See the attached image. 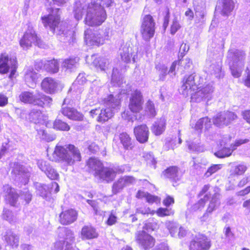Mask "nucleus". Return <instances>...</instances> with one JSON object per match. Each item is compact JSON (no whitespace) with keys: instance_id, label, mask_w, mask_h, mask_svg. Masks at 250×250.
I'll return each instance as SVG.
<instances>
[{"instance_id":"a211bd4d","label":"nucleus","mask_w":250,"mask_h":250,"mask_svg":"<svg viewBox=\"0 0 250 250\" xmlns=\"http://www.w3.org/2000/svg\"><path fill=\"white\" fill-rule=\"evenodd\" d=\"M58 85V83L50 77L44 78L41 83L42 90L49 94L55 93L57 90Z\"/></svg>"},{"instance_id":"37998d69","label":"nucleus","mask_w":250,"mask_h":250,"mask_svg":"<svg viewBox=\"0 0 250 250\" xmlns=\"http://www.w3.org/2000/svg\"><path fill=\"white\" fill-rule=\"evenodd\" d=\"M208 200V195L206 194L204 198H201L197 203L194 204L191 208L192 211L200 210L202 209L205 205L206 202Z\"/></svg>"},{"instance_id":"f257e3e1","label":"nucleus","mask_w":250,"mask_h":250,"mask_svg":"<svg viewBox=\"0 0 250 250\" xmlns=\"http://www.w3.org/2000/svg\"><path fill=\"white\" fill-rule=\"evenodd\" d=\"M198 78L194 74L185 76L182 81L180 92L185 97L190 95L191 100L196 102L209 100L214 90L212 85L197 84L196 80Z\"/></svg>"},{"instance_id":"79ce46f5","label":"nucleus","mask_w":250,"mask_h":250,"mask_svg":"<svg viewBox=\"0 0 250 250\" xmlns=\"http://www.w3.org/2000/svg\"><path fill=\"white\" fill-rule=\"evenodd\" d=\"M141 32L143 38L146 41H148L153 37L155 33V28L141 27Z\"/></svg>"},{"instance_id":"ddd939ff","label":"nucleus","mask_w":250,"mask_h":250,"mask_svg":"<svg viewBox=\"0 0 250 250\" xmlns=\"http://www.w3.org/2000/svg\"><path fill=\"white\" fill-rule=\"evenodd\" d=\"M142 96L140 91L135 90L130 99L129 108L133 113L139 112L142 109Z\"/></svg>"},{"instance_id":"ea45409f","label":"nucleus","mask_w":250,"mask_h":250,"mask_svg":"<svg viewBox=\"0 0 250 250\" xmlns=\"http://www.w3.org/2000/svg\"><path fill=\"white\" fill-rule=\"evenodd\" d=\"M155 68L159 74V79L164 81L168 74L167 66L163 63H158L156 64Z\"/></svg>"},{"instance_id":"5701e85b","label":"nucleus","mask_w":250,"mask_h":250,"mask_svg":"<svg viewBox=\"0 0 250 250\" xmlns=\"http://www.w3.org/2000/svg\"><path fill=\"white\" fill-rule=\"evenodd\" d=\"M166 120L161 118L154 123L151 127L152 132L155 135H160L165 129Z\"/></svg>"},{"instance_id":"6ab92c4d","label":"nucleus","mask_w":250,"mask_h":250,"mask_svg":"<svg viewBox=\"0 0 250 250\" xmlns=\"http://www.w3.org/2000/svg\"><path fill=\"white\" fill-rule=\"evenodd\" d=\"M182 174V171L176 167H170L167 169L164 172L166 177L175 181L180 180Z\"/></svg>"},{"instance_id":"a19ab883","label":"nucleus","mask_w":250,"mask_h":250,"mask_svg":"<svg viewBox=\"0 0 250 250\" xmlns=\"http://www.w3.org/2000/svg\"><path fill=\"white\" fill-rule=\"evenodd\" d=\"M235 149L233 148L224 147L221 149L214 153V155L218 158H223L230 156Z\"/></svg>"},{"instance_id":"39448f33","label":"nucleus","mask_w":250,"mask_h":250,"mask_svg":"<svg viewBox=\"0 0 250 250\" xmlns=\"http://www.w3.org/2000/svg\"><path fill=\"white\" fill-rule=\"evenodd\" d=\"M245 57V53L242 50L232 48L229 50L227 61L233 77L238 78L241 76Z\"/></svg>"},{"instance_id":"dca6fc26","label":"nucleus","mask_w":250,"mask_h":250,"mask_svg":"<svg viewBox=\"0 0 250 250\" xmlns=\"http://www.w3.org/2000/svg\"><path fill=\"white\" fill-rule=\"evenodd\" d=\"M166 226L172 237L178 236L179 238H182L187 233V230L184 227H179L178 224L175 222H167L166 223Z\"/></svg>"},{"instance_id":"774afa93","label":"nucleus","mask_w":250,"mask_h":250,"mask_svg":"<svg viewBox=\"0 0 250 250\" xmlns=\"http://www.w3.org/2000/svg\"><path fill=\"white\" fill-rule=\"evenodd\" d=\"M231 138L232 137L229 134L223 135L220 139V146H225L230 141Z\"/></svg>"},{"instance_id":"13d9d810","label":"nucleus","mask_w":250,"mask_h":250,"mask_svg":"<svg viewBox=\"0 0 250 250\" xmlns=\"http://www.w3.org/2000/svg\"><path fill=\"white\" fill-rule=\"evenodd\" d=\"M136 213H141L143 215H154L155 213V211L151 210L148 207H144L137 208L136 209Z\"/></svg>"},{"instance_id":"864d4df0","label":"nucleus","mask_w":250,"mask_h":250,"mask_svg":"<svg viewBox=\"0 0 250 250\" xmlns=\"http://www.w3.org/2000/svg\"><path fill=\"white\" fill-rule=\"evenodd\" d=\"M38 133L42 139L46 142H50L54 140L53 136L45 130L40 129L38 131Z\"/></svg>"},{"instance_id":"6e6552de","label":"nucleus","mask_w":250,"mask_h":250,"mask_svg":"<svg viewBox=\"0 0 250 250\" xmlns=\"http://www.w3.org/2000/svg\"><path fill=\"white\" fill-rule=\"evenodd\" d=\"M109 29L100 30L92 33L90 30L85 31V41L88 45H99L104 44L105 40H108Z\"/></svg>"},{"instance_id":"4be33fe9","label":"nucleus","mask_w":250,"mask_h":250,"mask_svg":"<svg viewBox=\"0 0 250 250\" xmlns=\"http://www.w3.org/2000/svg\"><path fill=\"white\" fill-rule=\"evenodd\" d=\"M63 115L66 116L68 118L74 120L82 121L83 118V116L82 113L74 108L68 107L63 109Z\"/></svg>"},{"instance_id":"49530a36","label":"nucleus","mask_w":250,"mask_h":250,"mask_svg":"<svg viewBox=\"0 0 250 250\" xmlns=\"http://www.w3.org/2000/svg\"><path fill=\"white\" fill-rule=\"evenodd\" d=\"M223 167L222 164H215L211 165L207 170L205 173V176L206 177L210 176L212 174L219 171Z\"/></svg>"},{"instance_id":"0eeeda50","label":"nucleus","mask_w":250,"mask_h":250,"mask_svg":"<svg viewBox=\"0 0 250 250\" xmlns=\"http://www.w3.org/2000/svg\"><path fill=\"white\" fill-rule=\"evenodd\" d=\"M18 62L16 59H12L8 54L2 52L0 54V74H6L9 72L8 77L12 80L17 71Z\"/></svg>"},{"instance_id":"e433bc0d","label":"nucleus","mask_w":250,"mask_h":250,"mask_svg":"<svg viewBox=\"0 0 250 250\" xmlns=\"http://www.w3.org/2000/svg\"><path fill=\"white\" fill-rule=\"evenodd\" d=\"M122 60L126 63L130 62L132 57V48L129 46H124L120 52Z\"/></svg>"},{"instance_id":"4d7b16f0","label":"nucleus","mask_w":250,"mask_h":250,"mask_svg":"<svg viewBox=\"0 0 250 250\" xmlns=\"http://www.w3.org/2000/svg\"><path fill=\"white\" fill-rule=\"evenodd\" d=\"M147 114L152 117H154L156 115V111L155 110L153 103L151 101H148L146 103V109Z\"/></svg>"},{"instance_id":"f704fd0d","label":"nucleus","mask_w":250,"mask_h":250,"mask_svg":"<svg viewBox=\"0 0 250 250\" xmlns=\"http://www.w3.org/2000/svg\"><path fill=\"white\" fill-rule=\"evenodd\" d=\"M19 99L25 104H34L35 98L32 92L24 91L20 95Z\"/></svg>"},{"instance_id":"a18cd8bd","label":"nucleus","mask_w":250,"mask_h":250,"mask_svg":"<svg viewBox=\"0 0 250 250\" xmlns=\"http://www.w3.org/2000/svg\"><path fill=\"white\" fill-rule=\"evenodd\" d=\"M158 228V223L156 221H154L153 219L146 221L143 227L144 229H146L148 231L154 230Z\"/></svg>"},{"instance_id":"aec40b11","label":"nucleus","mask_w":250,"mask_h":250,"mask_svg":"<svg viewBox=\"0 0 250 250\" xmlns=\"http://www.w3.org/2000/svg\"><path fill=\"white\" fill-rule=\"evenodd\" d=\"M81 234L83 238L86 239H94L98 236V232L91 226H84L82 229Z\"/></svg>"},{"instance_id":"7c9ffc66","label":"nucleus","mask_w":250,"mask_h":250,"mask_svg":"<svg viewBox=\"0 0 250 250\" xmlns=\"http://www.w3.org/2000/svg\"><path fill=\"white\" fill-rule=\"evenodd\" d=\"M94 65L101 70L105 71L108 69L109 65L108 60L104 58H98L94 59L93 62Z\"/></svg>"},{"instance_id":"09e8293b","label":"nucleus","mask_w":250,"mask_h":250,"mask_svg":"<svg viewBox=\"0 0 250 250\" xmlns=\"http://www.w3.org/2000/svg\"><path fill=\"white\" fill-rule=\"evenodd\" d=\"M188 149L191 151L202 152L204 148L199 145V142H188Z\"/></svg>"},{"instance_id":"9b49d317","label":"nucleus","mask_w":250,"mask_h":250,"mask_svg":"<svg viewBox=\"0 0 250 250\" xmlns=\"http://www.w3.org/2000/svg\"><path fill=\"white\" fill-rule=\"evenodd\" d=\"M63 147V161L68 165H72L75 161H80L81 156L79 150L74 146L65 145Z\"/></svg>"},{"instance_id":"f03ea898","label":"nucleus","mask_w":250,"mask_h":250,"mask_svg":"<svg viewBox=\"0 0 250 250\" xmlns=\"http://www.w3.org/2000/svg\"><path fill=\"white\" fill-rule=\"evenodd\" d=\"M89 4L85 18V24L89 26L100 25L106 19V15L103 7H108L112 0H91Z\"/></svg>"},{"instance_id":"72a5a7b5","label":"nucleus","mask_w":250,"mask_h":250,"mask_svg":"<svg viewBox=\"0 0 250 250\" xmlns=\"http://www.w3.org/2000/svg\"><path fill=\"white\" fill-rule=\"evenodd\" d=\"M59 70V64L55 60L45 61V71L51 74L57 72Z\"/></svg>"},{"instance_id":"bb28decb","label":"nucleus","mask_w":250,"mask_h":250,"mask_svg":"<svg viewBox=\"0 0 250 250\" xmlns=\"http://www.w3.org/2000/svg\"><path fill=\"white\" fill-rule=\"evenodd\" d=\"M78 62L79 58L76 57L66 59L63 62V68H65V71L72 72L77 68Z\"/></svg>"},{"instance_id":"603ef678","label":"nucleus","mask_w":250,"mask_h":250,"mask_svg":"<svg viewBox=\"0 0 250 250\" xmlns=\"http://www.w3.org/2000/svg\"><path fill=\"white\" fill-rule=\"evenodd\" d=\"M247 137V138L236 139L235 142L230 145L231 147L233 148V149H236L238 146L250 142V137H249L248 135Z\"/></svg>"},{"instance_id":"9d476101","label":"nucleus","mask_w":250,"mask_h":250,"mask_svg":"<svg viewBox=\"0 0 250 250\" xmlns=\"http://www.w3.org/2000/svg\"><path fill=\"white\" fill-rule=\"evenodd\" d=\"M135 240L139 247L145 250L152 248L155 242L154 238L144 230L135 233Z\"/></svg>"},{"instance_id":"58836bf2","label":"nucleus","mask_w":250,"mask_h":250,"mask_svg":"<svg viewBox=\"0 0 250 250\" xmlns=\"http://www.w3.org/2000/svg\"><path fill=\"white\" fill-rule=\"evenodd\" d=\"M119 138L121 143L125 149H128L131 147L132 145V141L131 138L128 134L123 132L120 134Z\"/></svg>"},{"instance_id":"20e7f679","label":"nucleus","mask_w":250,"mask_h":250,"mask_svg":"<svg viewBox=\"0 0 250 250\" xmlns=\"http://www.w3.org/2000/svg\"><path fill=\"white\" fill-rule=\"evenodd\" d=\"M120 95L110 94L104 99V107L100 110L97 121L103 123L108 121L113 116L114 112L120 106Z\"/></svg>"},{"instance_id":"b1692460","label":"nucleus","mask_w":250,"mask_h":250,"mask_svg":"<svg viewBox=\"0 0 250 250\" xmlns=\"http://www.w3.org/2000/svg\"><path fill=\"white\" fill-rule=\"evenodd\" d=\"M40 168L43 171L47 176L51 180L57 179L58 177V174L50 166L46 165L45 162H42L41 164Z\"/></svg>"},{"instance_id":"f8f14e48","label":"nucleus","mask_w":250,"mask_h":250,"mask_svg":"<svg viewBox=\"0 0 250 250\" xmlns=\"http://www.w3.org/2000/svg\"><path fill=\"white\" fill-rule=\"evenodd\" d=\"M210 246L209 239L205 235L199 234L190 242V250H208Z\"/></svg>"},{"instance_id":"0e129e2a","label":"nucleus","mask_w":250,"mask_h":250,"mask_svg":"<svg viewBox=\"0 0 250 250\" xmlns=\"http://www.w3.org/2000/svg\"><path fill=\"white\" fill-rule=\"evenodd\" d=\"M146 200L149 204H157L160 202V199L158 196L152 195L148 193Z\"/></svg>"},{"instance_id":"69168bd1","label":"nucleus","mask_w":250,"mask_h":250,"mask_svg":"<svg viewBox=\"0 0 250 250\" xmlns=\"http://www.w3.org/2000/svg\"><path fill=\"white\" fill-rule=\"evenodd\" d=\"M222 112H220L218 114H217L216 116H215L214 118H213V124L217 126H219V127H221V126H223L225 125V124H219V123L221 122H223V119L222 118H221V117L222 116Z\"/></svg>"},{"instance_id":"cd10ccee","label":"nucleus","mask_w":250,"mask_h":250,"mask_svg":"<svg viewBox=\"0 0 250 250\" xmlns=\"http://www.w3.org/2000/svg\"><path fill=\"white\" fill-rule=\"evenodd\" d=\"M235 3L232 0H223L222 1V12L223 15L229 16L233 10Z\"/></svg>"},{"instance_id":"412c9836","label":"nucleus","mask_w":250,"mask_h":250,"mask_svg":"<svg viewBox=\"0 0 250 250\" xmlns=\"http://www.w3.org/2000/svg\"><path fill=\"white\" fill-rule=\"evenodd\" d=\"M65 235H63V245H65V250H74L73 245L74 241V237L72 232L65 229Z\"/></svg>"},{"instance_id":"c03bdc74","label":"nucleus","mask_w":250,"mask_h":250,"mask_svg":"<svg viewBox=\"0 0 250 250\" xmlns=\"http://www.w3.org/2000/svg\"><path fill=\"white\" fill-rule=\"evenodd\" d=\"M155 23L152 17L147 15L144 17L141 27L155 28Z\"/></svg>"},{"instance_id":"4468645a","label":"nucleus","mask_w":250,"mask_h":250,"mask_svg":"<svg viewBox=\"0 0 250 250\" xmlns=\"http://www.w3.org/2000/svg\"><path fill=\"white\" fill-rule=\"evenodd\" d=\"M54 13V11L52 10L51 14L42 16L41 20L44 27H49L54 31L60 22V15Z\"/></svg>"},{"instance_id":"423d86ee","label":"nucleus","mask_w":250,"mask_h":250,"mask_svg":"<svg viewBox=\"0 0 250 250\" xmlns=\"http://www.w3.org/2000/svg\"><path fill=\"white\" fill-rule=\"evenodd\" d=\"M224 41L222 40L220 44L218 46H210L209 47L208 51V56H214V58H218V62H215L214 63H212L208 67V72L212 75H214L217 78H221L224 76V73L222 71V63L221 62V58L224 47Z\"/></svg>"},{"instance_id":"5fc2aeb1","label":"nucleus","mask_w":250,"mask_h":250,"mask_svg":"<svg viewBox=\"0 0 250 250\" xmlns=\"http://www.w3.org/2000/svg\"><path fill=\"white\" fill-rule=\"evenodd\" d=\"M117 221V217L116 210H112L106 223L108 226H112L115 224Z\"/></svg>"},{"instance_id":"338daca9","label":"nucleus","mask_w":250,"mask_h":250,"mask_svg":"<svg viewBox=\"0 0 250 250\" xmlns=\"http://www.w3.org/2000/svg\"><path fill=\"white\" fill-rule=\"evenodd\" d=\"M34 68L37 71L44 70L45 71V61H39L35 62Z\"/></svg>"},{"instance_id":"f3484780","label":"nucleus","mask_w":250,"mask_h":250,"mask_svg":"<svg viewBox=\"0 0 250 250\" xmlns=\"http://www.w3.org/2000/svg\"><path fill=\"white\" fill-rule=\"evenodd\" d=\"M134 133L137 140L141 143H144L147 141L149 130L146 125H142L135 127Z\"/></svg>"},{"instance_id":"c9c22d12","label":"nucleus","mask_w":250,"mask_h":250,"mask_svg":"<svg viewBox=\"0 0 250 250\" xmlns=\"http://www.w3.org/2000/svg\"><path fill=\"white\" fill-rule=\"evenodd\" d=\"M52 101L51 98L42 94L40 95L39 97L35 99L34 104L41 107H44V105L50 104Z\"/></svg>"},{"instance_id":"de8ad7c7","label":"nucleus","mask_w":250,"mask_h":250,"mask_svg":"<svg viewBox=\"0 0 250 250\" xmlns=\"http://www.w3.org/2000/svg\"><path fill=\"white\" fill-rule=\"evenodd\" d=\"M181 27V26L179 23L178 18L177 17H174L170 25V33L172 35L175 34Z\"/></svg>"},{"instance_id":"c85d7f7f","label":"nucleus","mask_w":250,"mask_h":250,"mask_svg":"<svg viewBox=\"0 0 250 250\" xmlns=\"http://www.w3.org/2000/svg\"><path fill=\"white\" fill-rule=\"evenodd\" d=\"M211 125V122L208 117H204L200 119L196 123L194 128L199 134L200 133L203 126L206 129H208Z\"/></svg>"},{"instance_id":"bf43d9fd","label":"nucleus","mask_w":250,"mask_h":250,"mask_svg":"<svg viewBox=\"0 0 250 250\" xmlns=\"http://www.w3.org/2000/svg\"><path fill=\"white\" fill-rule=\"evenodd\" d=\"M143 157L145 158V160L146 161L147 164H149L150 165H153L154 166V167H155L156 161L154 158L153 155L151 153H145Z\"/></svg>"},{"instance_id":"c756f323","label":"nucleus","mask_w":250,"mask_h":250,"mask_svg":"<svg viewBox=\"0 0 250 250\" xmlns=\"http://www.w3.org/2000/svg\"><path fill=\"white\" fill-rule=\"evenodd\" d=\"M248 167L244 163L234 164L231 167L230 172L234 175H242L247 170Z\"/></svg>"},{"instance_id":"7ed1b4c3","label":"nucleus","mask_w":250,"mask_h":250,"mask_svg":"<svg viewBox=\"0 0 250 250\" xmlns=\"http://www.w3.org/2000/svg\"><path fill=\"white\" fill-rule=\"evenodd\" d=\"M90 171L100 182H111L116 176L115 172L111 168L104 167L98 159L90 158L87 162Z\"/></svg>"},{"instance_id":"052dcab7","label":"nucleus","mask_w":250,"mask_h":250,"mask_svg":"<svg viewBox=\"0 0 250 250\" xmlns=\"http://www.w3.org/2000/svg\"><path fill=\"white\" fill-rule=\"evenodd\" d=\"M81 4L79 3H76V6H77V7H75L74 9V16L76 20H79L82 19V15H83V12L82 10H83V8H82L81 7H79V6H80Z\"/></svg>"},{"instance_id":"e2e57ef3","label":"nucleus","mask_w":250,"mask_h":250,"mask_svg":"<svg viewBox=\"0 0 250 250\" xmlns=\"http://www.w3.org/2000/svg\"><path fill=\"white\" fill-rule=\"evenodd\" d=\"M32 194L29 191L21 193V199L26 203L28 204L32 200Z\"/></svg>"},{"instance_id":"6e6d98bb","label":"nucleus","mask_w":250,"mask_h":250,"mask_svg":"<svg viewBox=\"0 0 250 250\" xmlns=\"http://www.w3.org/2000/svg\"><path fill=\"white\" fill-rule=\"evenodd\" d=\"M122 79L121 74L116 68H113L112 71L111 81L114 83H116L119 85L118 82Z\"/></svg>"},{"instance_id":"473e14b6","label":"nucleus","mask_w":250,"mask_h":250,"mask_svg":"<svg viewBox=\"0 0 250 250\" xmlns=\"http://www.w3.org/2000/svg\"><path fill=\"white\" fill-rule=\"evenodd\" d=\"M221 118L224 120L223 122H221V123L220 122L219 124H225V125H228L237 118V116L232 112L226 111L222 113Z\"/></svg>"},{"instance_id":"a878e982","label":"nucleus","mask_w":250,"mask_h":250,"mask_svg":"<svg viewBox=\"0 0 250 250\" xmlns=\"http://www.w3.org/2000/svg\"><path fill=\"white\" fill-rule=\"evenodd\" d=\"M19 195L16 192L13 191L11 188L10 191L5 195V200L6 203L13 207H16L19 197Z\"/></svg>"},{"instance_id":"680f3d73","label":"nucleus","mask_w":250,"mask_h":250,"mask_svg":"<svg viewBox=\"0 0 250 250\" xmlns=\"http://www.w3.org/2000/svg\"><path fill=\"white\" fill-rule=\"evenodd\" d=\"M47 188V186L44 185H40L37 187V190L41 196H47L48 189Z\"/></svg>"},{"instance_id":"2eb2a0df","label":"nucleus","mask_w":250,"mask_h":250,"mask_svg":"<svg viewBox=\"0 0 250 250\" xmlns=\"http://www.w3.org/2000/svg\"><path fill=\"white\" fill-rule=\"evenodd\" d=\"M135 182V179L132 176H124L122 177L113 184L112 187L113 192L114 194H116L124 187L133 184Z\"/></svg>"},{"instance_id":"1a4fd4ad","label":"nucleus","mask_w":250,"mask_h":250,"mask_svg":"<svg viewBox=\"0 0 250 250\" xmlns=\"http://www.w3.org/2000/svg\"><path fill=\"white\" fill-rule=\"evenodd\" d=\"M19 43L23 49H28L33 45L40 46L42 45V41L36 31L31 29L24 32L19 41Z\"/></svg>"},{"instance_id":"393cba45","label":"nucleus","mask_w":250,"mask_h":250,"mask_svg":"<svg viewBox=\"0 0 250 250\" xmlns=\"http://www.w3.org/2000/svg\"><path fill=\"white\" fill-rule=\"evenodd\" d=\"M77 218L76 210L70 209L63 212V225H69L74 222Z\"/></svg>"},{"instance_id":"3c124183","label":"nucleus","mask_w":250,"mask_h":250,"mask_svg":"<svg viewBox=\"0 0 250 250\" xmlns=\"http://www.w3.org/2000/svg\"><path fill=\"white\" fill-rule=\"evenodd\" d=\"M155 213L159 217H163L167 216H169L173 213V211L167 208H160L157 211H155Z\"/></svg>"},{"instance_id":"8fccbe9b","label":"nucleus","mask_w":250,"mask_h":250,"mask_svg":"<svg viewBox=\"0 0 250 250\" xmlns=\"http://www.w3.org/2000/svg\"><path fill=\"white\" fill-rule=\"evenodd\" d=\"M206 11L204 9L201 10H196L195 12L196 21V22H204L205 21V16Z\"/></svg>"},{"instance_id":"4c0bfd02","label":"nucleus","mask_w":250,"mask_h":250,"mask_svg":"<svg viewBox=\"0 0 250 250\" xmlns=\"http://www.w3.org/2000/svg\"><path fill=\"white\" fill-rule=\"evenodd\" d=\"M4 238V241L8 245L15 248L19 246V240L16 235L13 234H6Z\"/></svg>"},{"instance_id":"2f4dec72","label":"nucleus","mask_w":250,"mask_h":250,"mask_svg":"<svg viewBox=\"0 0 250 250\" xmlns=\"http://www.w3.org/2000/svg\"><path fill=\"white\" fill-rule=\"evenodd\" d=\"M220 205V202L219 201V195L218 194L215 193L208 206L207 209V213H212L214 210L216 209Z\"/></svg>"}]
</instances>
